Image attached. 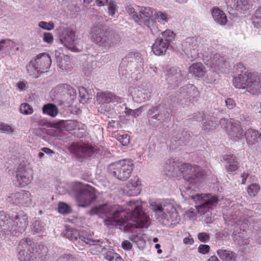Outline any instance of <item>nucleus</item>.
<instances>
[{
  "mask_svg": "<svg viewBox=\"0 0 261 261\" xmlns=\"http://www.w3.org/2000/svg\"><path fill=\"white\" fill-rule=\"evenodd\" d=\"M136 203L130 201L132 211L129 218L126 216L124 208L118 205L105 203L93 207L88 213L90 215H103L107 216L104 220L106 225L121 226L124 227H148L149 217L143 211L142 206Z\"/></svg>",
  "mask_w": 261,
  "mask_h": 261,
  "instance_id": "nucleus-1",
  "label": "nucleus"
},
{
  "mask_svg": "<svg viewBox=\"0 0 261 261\" xmlns=\"http://www.w3.org/2000/svg\"><path fill=\"white\" fill-rule=\"evenodd\" d=\"M64 236L73 241L74 245L79 250H83L84 247L89 245L91 246L90 252L92 254H98L105 252L106 248L101 245V240H93L90 234L86 230H78L74 228H68L66 230Z\"/></svg>",
  "mask_w": 261,
  "mask_h": 261,
  "instance_id": "nucleus-2",
  "label": "nucleus"
},
{
  "mask_svg": "<svg viewBox=\"0 0 261 261\" xmlns=\"http://www.w3.org/2000/svg\"><path fill=\"white\" fill-rule=\"evenodd\" d=\"M236 67L238 76L233 79V85L237 88L245 89L253 95L261 93V76L248 71L244 72L246 69L242 63L238 64Z\"/></svg>",
  "mask_w": 261,
  "mask_h": 261,
  "instance_id": "nucleus-3",
  "label": "nucleus"
},
{
  "mask_svg": "<svg viewBox=\"0 0 261 261\" xmlns=\"http://www.w3.org/2000/svg\"><path fill=\"white\" fill-rule=\"evenodd\" d=\"M92 41L102 50H108L119 44L121 38L115 32L106 29L102 25H97L91 30Z\"/></svg>",
  "mask_w": 261,
  "mask_h": 261,
  "instance_id": "nucleus-4",
  "label": "nucleus"
},
{
  "mask_svg": "<svg viewBox=\"0 0 261 261\" xmlns=\"http://www.w3.org/2000/svg\"><path fill=\"white\" fill-rule=\"evenodd\" d=\"M150 207L154 213L156 219L160 222H164L165 220L169 221H176L178 213L174 205L166 201L151 202Z\"/></svg>",
  "mask_w": 261,
  "mask_h": 261,
  "instance_id": "nucleus-5",
  "label": "nucleus"
},
{
  "mask_svg": "<svg viewBox=\"0 0 261 261\" xmlns=\"http://www.w3.org/2000/svg\"><path fill=\"white\" fill-rule=\"evenodd\" d=\"M198 95L196 87L192 85H188L179 89L174 95L170 96L169 104L172 107L188 105L193 102V99Z\"/></svg>",
  "mask_w": 261,
  "mask_h": 261,
  "instance_id": "nucleus-6",
  "label": "nucleus"
},
{
  "mask_svg": "<svg viewBox=\"0 0 261 261\" xmlns=\"http://www.w3.org/2000/svg\"><path fill=\"white\" fill-rule=\"evenodd\" d=\"M131 160H123L110 164L108 166L110 173L121 180H126L130 176L133 169Z\"/></svg>",
  "mask_w": 261,
  "mask_h": 261,
  "instance_id": "nucleus-7",
  "label": "nucleus"
},
{
  "mask_svg": "<svg viewBox=\"0 0 261 261\" xmlns=\"http://www.w3.org/2000/svg\"><path fill=\"white\" fill-rule=\"evenodd\" d=\"M147 113L149 124L154 127H158L164 122L168 121L170 117L167 109L161 105L152 106Z\"/></svg>",
  "mask_w": 261,
  "mask_h": 261,
  "instance_id": "nucleus-8",
  "label": "nucleus"
},
{
  "mask_svg": "<svg viewBox=\"0 0 261 261\" xmlns=\"http://www.w3.org/2000/svg\"><path fill=\"white\" fill-rule=\"evenodd\" d=\"M179 174H182L186 180L190 184H196L200 178L203 177L206 172L197 165L180 163Z\"/></svg>",
  "mask_w": 261,
  "mask_h": 261,
  "instance_id": "nucleus-9",
  "label": "nucleus"
},
{
  "mask_svg": "<svg viewBox=\"0 0 261 261\" xmlns=\"http://www.w3.org/2000/svg\"><path fill=\"white\" fill-rule=\"evenodd\" d=\"M162 35L161 37L156 38L152 46V51L157 56L163 55L166 53L175 36L173 31L170 30L162 32Z\"/></svg>",
  "mask_w": 261,
  "mask_h": 261,
  "instance_id": "nucleus-10",
  "label": "nucleus"
},
{
  "mask_svg": "<svg viewBox=\"0 0 261 261\" xmlns=\"http://www.w3.org/2000/svg\"><path fill=\"white\" fill-rule=\"evenodd\" d=\"M34 242L30 238L21 239L17 247V255L20 261H32L35 256Z\"/></svg>",
  "mask_w": 261,
  "mask_h": 261,
  "instance_id": "nucleus-11",
  "label": "nucleus"
},
{
  "mask_svg": "<svg viewBox=\"0 0 261 261\" xmlns=\"http://www.w3.org/2000/svg\"><path fill=\"white\" fill-rule=\"evenodd\" d=\"M97 198L95 189L89 186L80 188L76 191L75 199L77 205L81 207L90 205Z\"/></svg>",
  "mask_w": 261,
  "mask_h": 261,
  "instance_id": "nucleus-12",
  "label": "nucleus"
},
{
  "mask_svg": "<svg viewBox=\"0 0 261 261\" xmlns=\"http://www.w3.org/2000/svg\"><path fill=\"white\" fill-rule=\"evenodd\" d=\"M182 52L181 55L191 61L198 57L199 44L197 39L194 37H189L181 43Z\"/></svg>",
  "mask_w": 261,
  "mask_h": 261,
  "instance_id": "nucleus-13",
  "label": "nucleus"
},
{
  "mask_svg": "<svg viewBox=\"0 0 261 261\" xmlns=\"http://www.w3.org/2000/svg\"><path fill=\"white\" fill-rule=\"evenodd\" d=\"M190 197L195 202L196 207L198 209L211 208L215 206L218 201L216 196H211L210 194H197L195 195H191Z\"/></svg>",
  "mask_w": 261,
  "mask_h": 261,
  "instance_id": "nucleus-14",
  "label": "nucleus"
},
{
  "mask_svg": "<svg viewBox=\"0 0 261 261\" xmlns=\"http://www.w3.org/2000/svg\"><path fill=\"white\" fill-rule=\"evenodd\" d=\"M58 32L60 42L66 48L73 49L75 46L74 31L69 28H60Z\"/></svg>",
  "mask_w": 261,
  "mask_h": 261,
  "instance_id": "nucleus-15",
  "label": "nucleus"
},
{
  "mask_svg": "<svg viewBox=\"0 0 261 261\" xmlns=\"http://www.w3.org/2000/svg\"><path fill=\"white\" fill-rule=\"evenodd\" d=\"M28 225V216L25 214L17 215L12 219L10 234L18 236L22 233Z\"/></svg>",
  "mask_w": 261,
  "mask_h": 261,
  "instance_id": "nucleus-16",
  "label": "nucleus"
},
{
  "mask_svg": "<svg viewBox=\"0 0 261 261\" xmlns=\"http://www.w3.org/2000/svg\"><path fill=\"white\" fill-rule=\"evenodd\" d=\"M15 177V185L23 187L29 185L33 179L32 171L29 168L20 164L17 168Z\"/></svg>",
  "mask_w": 261,
  "mask_h": 261,
  "instance_id": "nucleus-17",
  "label": "nucleus"
},
{
  "mask_svg": "<svg viewBox=\"0 0 261 261\" xmlns=\"http://www.w3.org/2000/svg\"><path fill=\"white\" fill-rule=\"evenodd\" d=\"M8 202L15 205L28 206L31 203V194L28 191L21 190L7 196Z\"/></svg>",
  "mask_w": 261,
  "mask_h": 261,
  "instance_id": "nucleus-18",
  "label": "nucleus"
},
{
  "mask_svg": "<svg viewBox=\"0 0 261 261\" xmlns=\"http://www.w3.org/2000/svg\"><path fill=\"white\" fill-rule=\"evenodd\" d=\"M211 67L216 71L222 73H229L230 70V66L228 61H227L223 57L217 53L210 58Z\"/></svg>",
  "mask_w": 261,
  "mask_h": 261,
  "instance_id": "nucleus-19",
  "label": "nucleus"
},
{
  "mask_svg": "<svg viewBox=\"0 0 261 261\" xmlns=\"http://www.w3.org/2000/svg\"><path fill=\"white\" fill-rule=\"evenodd\" d=\"M137 11L139 14L134 15V20L136 22L141 24L149 25L150 23V18L153 15V11L150 7H139Z\"/></svg>",
  "mask_w": 261,
  "mask_h": 261,
  "instance_id": "nucleus-20",
  "label": "nucleus"
},
{
  "mask_svg": "<svg viewBox=\"0 0 261 261\" xmlns=\"http://www.w3.org/2000/svg\"><path fill=\"white\" fill-rule=\"evenodd\" d=\"M74 151L76 158L79 159H90L95 156L94 148L85 144L76 146Z\"/></svg>",
  "mask_w": 261,
  "mask_h": 261,
  "instance_id": "nucleus-21",
  "label": "nucleus"
},
{
  "mask_svg": "<svg viewBox=\"0 0 261 261\" xmlns=\"http://www.w3.org/2000/svg\"><path fill=\"white\" fill-rule=\"evenodd\" d=\"M34 62L41 73L46 72L51 63L50 57L45 53L38 55Z\"/></svg>",
  "mask_w": 261,
  "mask_h": 261,
  "instance_id": "nucleus-22",
  "label": "nucleus"
},
{
  "mask_svg": "<svg viewBox=\"0 0 261 261\" xmlns=\"http://www.w3.org/2000/svg\"><path fill=\"white\" fill-rule=\"evenodd\" d=\"M152 91L150 85H142L141 87H138L135 90L134 98L138 102H143L149 99Z\"/></svg>",
  "mask_w": 261,
  "mask_h": 261,
  "instance_id": "nucleus-23",
  "label": "nucleus"
},
{
  "mask_svg": "<svg viewBox=\"0 0 261 261\" xmlns=\"http://www.w3.org/2000/svg\"><path fill=\"white\" fill-rule=\"evenodd\" d=\"M173 137L174 141L176 142V145L182 146L190 142L192 138V133L186 128H180L177 132H175Z\"/></svg>",
  "mask_w": 261,
  "mask_h": 261,
  "instance_id": "nucleus-24",
  "label": "nucleus"
},
{
  "mask_svg": "<svg viewBox=\"0 0 261 261\" xmlns=\"http://www.w3.org/2000/svg\"><path fill=\"white\" fill-rule=\"evenodd\" d=\"M97 101L99 104L121 102V98L109 91L98 92Z\"/></svg>",
  "mask_w": 261,
  "mask_h": 261,
  "instance_id": "nucleus-25",
  "label": "nucleus"
},
{
  "mask_svg": "<svg viewBox=\"0 0 261 261\" xmlns=\"http://www.w3.org/2000/svg\"><path fill=\"white\" fill-rule=\"evenodd\" d=\"M227 132L229 137L234 139H241L244 137V131L239 122L229 123Z\"/></svg>",
  "mask_w": 261,
  "mask_h": 261,
  "instance_id": "nucleus-26",
  "label": "nucleus"
},
{
  "mask_svg": "<svg viewBox=\"0 0 261 261\" xmlns=\"http://www.w3.org/2000/svg\"><path fill=\"white\" fill-rule=\"evenodd\" d=\"M223 160L227 163L225 168L227 172L229 174H235L234 172L240 167L236 157L233 155H225L223 156Z\"/></svg>",
  "mask_w": 261,
  "mask_h": 261,
  "instance_id": "nucleus-27",
  "label": "nucleus"
},
{
  "mask_svg": "<svg viewBox=\"0 0 261 261\" xmlns=\"http://www.w3.org/2000/svg\"><path fill=\"white\" fill-rule=\"evenodd\" d=\"M189 71L190 74L195 77H203L206 71L205 67L200 62L193 63L189 68Z\"/></svg>",
  "mask_w": 261,
  "mask_h": 261,
  "instance_id": "nucleus-28",
  "label": "nucleus"
},
{
  "mask_svg": "<svg viewBox=\"0 0 261 261\" xmlns=\"http://www.w3.org/2000/svg\"><path fill=\"white\" fill-rule=\"evenodd\" d=\"M247 143L250 145H254L258 142V140H261V133L258 130L254 129L249 128L247 129L244 133Z\"/></svg>",
  "mask_w": 261,
  "mask_h": 261,
  "instance_id": "nucleus-29",
  "label": "nucleus"
},
{
  "mask_svg": "<svg viewBox=\"0 0 261 261\" xmlns=\"http://www.w3.org/2000/svg\"><path fill=\"white\" fill-rule=\"evenodd\" d=\"M211 14L214 21L218 24L224 25L227 22V18L225 13L218 7H214L211 10Z\"/></svg>",
  "mask_w": 261,
  "mask_h": 261,
  "instance_id": "nucleus-30",
  "label": "nucleus"
},
{
  "mask_svg": "<svg viewBox=\"0 0 261 261\" xmlns=\"http://www.w3.org/2000/svg\"><path fill=\"white\" fill-rule=\"evenodd\" d=\"M186 72L182 71L178 67L173 68L171 70V73L168 76L167 80L169 81L178 82L186 79Z\"/></svg>",
  "mask_w": 261,
  "mask_h": 261,
  "instance_id": "nucleus-31",
  "label": "nucleus"
},
{
  "mask_svg": "<svg viewBox=\"0 0 261 261\" xmlns=\"http://www.w3.org/2000/svg\"><path fill=\"white\" fill-rule=\"evenodd\" d=\"M12 219L8 216L4 212H0V229L5 232L10 233L11 225Z\"/></svg>",
  "mask_w": 261,
  "mask_h": 261,
  "instance_id": "nucleus-32",
  "label": "nucleus"
},
{
  "mask_svg": "<svg viewBox=\"0 0 261 261\" xmlns=\"http://www.w3.org/2000/svg\"><path fill=\"white\" fill-rule=\"evenodd\" d=\"M180 165V162L175 161L173 160H169L167 162L164 169L165 171L168 172L169 174L178 176Z\"/></svg>",
  "mask_w": 261,
  "mask_h": 261,
  "instance_id": "nucleus-33",
  "label": "nucleus"
},
{
  "mask_svg": "<svg viewBox=\"0 0 261 261\" xmlns=\"http://www.w3.org/2000/svg\"><path fill=\"white\" fill-rule=\"evenodd\" d=\"M125 59L130 62L132 64L136 63L137 67L138 68H142L143 66V59L141 55L139 53H129L126 56Z\"/></svg>",
  "mask_w": 261,
  "mask_h": 261,
  "instance_id": "nucleus-34",
  "label": "nucleus"
},
{
  "mask_svg": "<svg viewBox=\"0 0 261 261\" xmlns=\"http://www.w3.org/2000/svg\"><path fill=\"white\" fill-rule=\"evenodd\" d=\"M217 254L223 261H236L237 258V255L234 252L226 249L218 250Z\"/></svg>",
  "mask_w": 261,
  "mask_h": 261,
  "instance_id": "nucleus-35",
  "label": "nucleus"
},
{
  "mask_svg": "<svg viewBox=\"0 0 261 261\" xmlns=\"http://www.w3.org/2000/svg\"><path fill=\"white\" fill-rule=\"evenodd\" d=\"M83 71L86 76H89L97 67L96 61L88 59L83 64Z\"/></svg>",
  "mask_w": 261,
  "mask_h": 261,
  "instance_id": "nucleus-36",
  "label": "nucleus"
},
{
  "mask_svg": "<svg viewBox=\"0 0 261 261\" xmlns=\"http://www.w3.org/2000/svg\"><path fill=\"white\" fill-rule=\"evenodd\" d=\"M128 184H129V187L130 186V187L134 188L133 190L129 192V196H135L140 194L141 192L140 186L141 183L138 177H134Z\"/></svg>",
  "mask_w": 261,
  "mask_h": 261,
  "instance_id": "nucleus-37",
  "label": "nucleus"
},
{
  "mask_svg": "<svg viewBox=\"0 0 261 261\" xmlns=\"http://www.w3.org/2000/svg\"><path fill=\"white\" fill-rule=\"evenodd\" d=\"M42 111L44 114L54 117L56 116L58 113V109L55 105L48 103L43 106Z\"/></svg>",
  "mask_w": 261,
  "mask_h": 261,
  "instance_id": "nucleus-38",
  "label": "nucleus"
},
{
  "mask_svg": "<svg viewBox=\"0 0 261 261\" xmlns=\"http://www.w3.org/2000/svg\"><path fill=\"white\" fill-rule=\"evenodd\" d=\"M28 73L34 78H37L40 73L38 67L36 66L34 61H31L26 66Z\"/></svg>",
  "mask_w": 261,
  "mask_h": 261,
  "instance_id": "nucleus-39",
  "label": "nucleus"
},
{
  "mask_svg": "<svg viewBox=\"0 0 261 261\" xmlns=\"http://www.w3.org/2000/svg\"><path fill=\"white\" fill-rule=\"evenodd\" d=\"M77 125V122L73 120L62 121L60 122L61 128L67 131H71L74 129Z\"/></svg>",
  "mask_w": 261,
  "mask_h": 261,
  "instance_id": "nucleus-40",
  "label": "nucleus"
},
{
  "mask_svg": "<svg viewBox=\"0 0 261 261\" xmlns=\"http://www.w3.org/2000/svg\"><path fill=\"white\" fill-rule=\"evenodd\" d=\"M202 124V127L204 129L210 130L215 128L216 126L218 125V123L216 121L209 119L208 117L206 116Z\"/></svg>",
  "mask_w": 261,
  "mask_h": 261,
  "instance_id": "nucleus-41",
  "label": "nucleus"
},
{
  "mask_svg": "<svg viewBox=\"0 0 261 261\" xmlns=\"http://www.w3.org/2000/svg\"><path fill=\"white\" fill-rule=\"evenodd\" d=\"M32 231L34 233H39L44 229L43 223L39 220L35 221L32 225Z\"/></svg>",
  "mask_w": 261,
  "mask_h": 261,
  "instance_id": "nucleus-42",
  "label": "nucleus"
},
{
  "mask_svg": "<svg viewBox=\"0 0 261 261\" xmlns=\"http://www.w3.org/2000/svg\"><path fill=\"white\" fill-rule=\"evenodd\" d=\"M260 186L258 184H252L248 186L247 192L251 197L255 196L259 191Z\"/></svg>",
  "mask_w": 261,
  "mask_h": 261,
  "instance_id": "nucleus-43",
  "label": "nucleus"
},
{
  "mask_svg": "<svg viewBox=\"0 0 261 261\" xmlns=\"http://www.w3.org/2000/svg\"><path fill=\"white\" fill-rule=\"evenodd\" d=\"M250 8L249 0H240V3L238 4L237 11L240 12H244L249 10Z\"/></svg>",
  "mask_w": 261,
  "mask_h": 261,
  "instance_id": "nucleus-44",
  "label": "nucleus"
},
{
  "mask_svg": "<svg viewBox=\"0 0 261 261\" xmlns=\"http://www.w3.org/2000/svg\"><path fill=\"white\" fill-rule=\"evenodd\" d=\"M58 212L63 215L69 214L71 212V207L69 205L64 202H60L58 205Z\"/></svg>",
  "mask_w": 261,
  "mask_h": 261,
  "instance_id": "nucleus-45",
  "label": "nucleus"
},
{
  "mask_svg": "<svg viewBox=\"0 0 261 261\" xmlns=\"http://www.w3.org/2000/svg\"><path fill=\"white\" fill-rule=\"evenodd\" d=\"M20 112L24 115H30L33 113V109L31 106L28 103H22L19 108Z\"/></svg>",
  "mask_w": 261,
  "mask_h": 261,
  "instance_id": "nucleus-46",
  "label": "nucleus"
},
{
  "mask_svg": "<svg viewBox=\"0 0 261 261\" xmlns=\"http://www.w3.org/2000/svg\"><path fill=\"white\" fill-rule=\"evenodd\" d=\"M105 257L110 261H123L118 254L112 251L107 252Z\"/></svg>",
  "mask_w": 261,
  "mask_h": 261,
  "instance_id": "nucleus-47",
  "label": "nucleus"
},
{
  "mask_svg": "<svg viewBox=\"0 0 261 261\" xmlns=\"http://www.w3.org/2000/svg\"><path fill=\"white\" fill-rule=\"evenodd\" d=\"M155 16V18L158 20V21L163 24L166 22H168L169 19L170 18L169 15L162 12H158L156 13Z\"/></svg>",
  "mask_w": 261,
  "mask_h": 261,
  "instance_id": "nucleus-48",
  "label": "nucleus"
},
{
  "mask_svg": "<svg viewBox=\"0 0 261 261\" xmlns=\"http://www.w3.org/2000/svg\"><path fill=\"white\" fill-rule=\"evenodd\" d=\"M69 57L68 56H64V59H62L60 62V66L62 69L67 70L72 67L69 61Z\"/></svg>",
  "mask_w": 261,
  "mask_h": 261,
  "instance_id": "nucleus-49",
  "label": "nucleus"
},
{
  "mask_svg": "<svg viewBox=\"0 0 261 261\" xmlns=\"http://www.w3.org/2000/svg\"><path fill=\"white\" fill-rule=\"evenodd\" d=\"M38 26L44 29L47 31H50L54 29L55 25L53 22H45V21H40L38 23Z\"/></svg>",
  "mask_w": 261,
  "mask_h": 261,
  "instance_id": "nucleus-50",
  "label": "nucleus"
},
{
  "mask_svg": "<svg viewBox=\"0 0 261 261\" xmlns=\"http://www.w3.org/2000/svg\"><path fill=\"white\" fill-rule=\"evenodd\" d=\"M117 140L123 145L126 146L129 142V136L127 134L118 135Z\"/></svg>",
  "mask_w": 261,
  "mask_h": 261,
  "instance_id": "nucleus-51",
  "label": "nucleus"
},
{
  "mask_svg": "<svg viewBox=\"0 0 261 261\" xmlns=\"http://www.w3.org/2000/svg\"><path fill=\"white\" fill-rule=\"evenodd\" d=\"M226 6L227 7V9H230V10H236L237 11V8L239 4V0H224Z\"/></svg>",
  "mask_w": 261,
  "mask_h": 261,
  "instance_id": "nucleus-52",
  "label": "nucleus"
},
{
  "mask_svg": "<svg viewBox=\"0 0 261 261\" xmlns=\"http://www.w3.org/2000/svg\"><path fill=\"white\" fill-rule=\"evenodd\" d=\"M79 94L82 100H89L92 98L91 95H90L88 90L84 87H82L79 89Z\"/></svg>",
  "mask_w": 261,
  "mask_h": 261,
  "instance_id": "nucleus-53",
  "label": "nucleus"
},
{
  "mask_svg": "<svg viewBox=\"0 0 261 261\" xmlns=\"http://www.w3.org/2000/svg\"><path fill=\"white\" fill-rule=\"evenodd\" d=\"M14 42L10 40H2L0 41V50L3 49L5 47H14Z\"/></svg>",
  "mask_w": 261,
  "mask_h": 261,
  "instance_id": "nucleus-54",
  "label": "nucleus"
},
{
  "mask_svg": "<svg viewBox=\"0 0 261 261\" xmlns=\"http://www.w3.org/2000/svg\"><path fill=\"white\" fill-rule=\"evenodd\" d=\"M117 11V6L115 2L111 1L108 6V13L111 16H113Z\"/></svg>",
  "mask_w": 261,
  "mask_h": 261,
  "instance_id": "nucleus-55",
  "label": "nucleus"
},
{
  "mask_svg": "<svg viewBox=\"0 0 261 261\" xmlns=\"http://www.w3.org/2000/svg\"><path fill=\"white\" fill-rule=\"evenodd\" d=\"M60 88H62L65 90L67 91V94L70 95V96H73L76 93L75 90L69 85L64 84L61 85L60 87Z\"/></svg>",
  "mask_w": 261,
  "mask_h": 261,
  "instance_id": "nucleus-56",
  "label": "nucleus"
},
{
  "mask_svg": "<svg viewBox=\"0 0 261 261\" xmlns=\"http://www.w3.org/2000/svg\"><path fill=\"white\" fill-rule=\"evenodd\" d=\"M206 116L203 112L195 113L194 115L191 119L196 121H203Z\"/></svg>",
  "mask_w": 261,
  "mask_h": 261,
  "instance_id": "nucleus-57",
  "label": "nucleus"
},
{
  "mask_svg": "<svg viewBox=\"0 0 261 261\" xmlns=\"http://www.w3.org/2000/svg\"><path fill=\"white\" fill-rule=\"evenodd\" d=\"M43 40L48 44H50L54 40L53 35L50 33L45 32L43 34Z\"/></svg>",
  "mask_w": 261,
  "mask_h": 261,
  "instance_id": "nucleus-58",
  "label": "nucleus"
},
{
  "mask_svg": "<svg viewBox=\"0 0 261 261\" xmlns=\"http://www.w3.org/2000/svg\"><path fill=\"white\" fill-rule=\"evenodd\" d=\"M198 239L202 242H207L210 240V237L206 232H200L198 234Z\"/></svg>",
  "mask_w": 261,
  "mask_h": 261,
  "instance_id": "nucleus-59",
  "label": "nucleus"
},
{
  "mask_svg": "<svg viewBox=\"0 0 261 261\" xmlns=\"http://www.w3.org/2000/svg\"><path fill=\"white\" fill-rule=\"evenodd\" d=\"M210 247L207 245L201 244L199 246L198 251L199 253L205 254L209 252Z\"/></svg>",
  "mask_w": 261,
  "mask_h": 261,
  "instance_id": "nucleus-60",
  "label": "nucleus"
},
{
  "mask_svg": "<svg viewBox=\"0 0 261 261\" xmlns=\"http://www.w3.org/2000/svg\"><path fill=\"white\" fill-rule=\"evenodd\" d=\"M254 26L257 29H261V17L254 14L252 18Z\"/></svg>",
  "mask_w": 261,
  "mask_h": 261,
  "instance_id": "nucleus-61",
  "label": "nucleus"
},
{
  "mask_svg": "<svg viewBox=\"0 0 261 261\" xmlns=\"http://www.w3.org/2000/svg\"><path fill=\"white\" fill-rule=\"evenodd\" d=\"M46 259V254L45 252L41 251L38 254L37 256L33 257V260L32 261H45Z\"/></svg>",
  "mask_w": 261,
  "mask_h": 261,
  "instance_id": "nucleus-62",
  "label": "nucleus"
},
{
  "mask_svg": "<svg viewBox=\"0 0 261 261\" xmlns=\"http://www.w3.org/2000/svg\"><path fill=\"white\" fill-rule=\"evenodd\" d=\"M121 247L125 251H130L132 249L133 245L129 241L124 240L122 242Z\"/></svg>",
  "mask_w": 261,
  "mask_h": 261,
  "instance_id": "nucleus-63",
  "label": "nucleus"
},
{
  "mask_svg": "<svg viewBox=\"0 0 261 261\" xmlns=\"http://www.w3.org/2000/svg\"><path fill=\"white\" fill-rule=\"evenodd\" d=\"M57 261H73V257L70 254H64L59 257Z\"/></svg>",
  "mask_w": 261,
  "mask_h": 261,
  "instance_id": "nucleus-64",
  "label": "nucleus"
}]
</instances>
